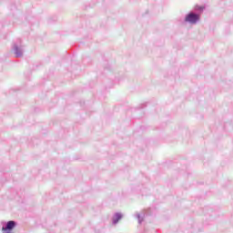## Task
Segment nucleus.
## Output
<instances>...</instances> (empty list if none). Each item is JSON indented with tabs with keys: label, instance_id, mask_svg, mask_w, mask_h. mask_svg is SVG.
<instances>
[{
	"label": "nucleus",
	"instance_id": "f257e3e1",
	"mask_svg": "<svg viewBox=\"0 0 233 233\" xmlns=\"http://www.w3.org/2000/svg\"><path fill=\"white\" fill-rule=\"evenodd\" d=\"M198 19H199V15L191 13L186 16L185 21L187 23H190L191 25H196V23H198Z\"/></svg>",
	"mask_w": 233,
	"mask_h": 233
},
{
	"label": "nucleus",
	"instance_id": "20e7f679",
	"mask_svg": "<svg viewBox=\"0 0 233 233\" xmlns=\"http://www.w3.org/2000/svg\"><path fill=\"white\" fill-rule=\"evenodd\" d=\"M16 57H21V54H17V55H16Z\"/></svg>",
	"mask_w": 233,
	"mask_h": 233
},
{
	"label": "nucleus",
	"instance_id": "f03ea898",
	"mask_svg": "<svg viewBox=\"0 0 233 233\" xmlns=\"http://www.w3.org/2000/svg\"><path fill=\"white\" fill-rule=\"evenodd\" d=\"M15 228V222L11 220L8 221L6 227L2 228L3 233H13L12 230Z\"/></svg>",
	"mask_w": 233,
	"mask_h": 233
},
{
	"label": "nucleus",
	"instance_id": "7ed1b4c3",
	"mask_svg": "<svg viewBox=\"0 0 233 233\" xmlns=\"http://www.w3.org/2000/svg\"><path fill=\"white\" fill-rule=\"evenodd\" d=\"M121 218H123V216H121V214H119V213H116L115 215L114 223H117L119 221V219H121Z\"/></svg>",
	"mask_w": 233,
	"mask_h": 233
}]
</instances>
